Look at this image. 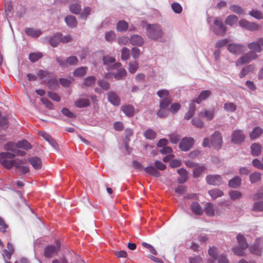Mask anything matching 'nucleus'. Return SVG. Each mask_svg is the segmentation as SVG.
I'll use <instances>...</instances> for the list:
<instances>
[{
  "label": "nucleus",
  "instance_id": "39448f33",
  "mask_svg": "<svg viewBox=\"0 0 263 263\" xmlns=\"http://www.w3.org/2000/svg\"><path fill=\"white\" fill-rule=\"evenodd\" d=\"M15 156V154L12 153H0V163L5 168L10 169L12 167L11 160L9 161L7 159L14 158Z\"/></svg>",
  "mask_w": 263,
  "mask_h": 263
},
{
  "label": "nucleus",
  "instance_id": "f704fd0d",
  "mask_svg": "<svg viewBox=\"0 0 263 263\" xmlns=\"http://www.w3.org/2000/svg\"><path fill=\"white\" fill-rule=\"evenodd\" d=\"M43 55L41 52H32L29 54L28 58L32 63L37 61L43 57Z\"/></svg>",
  "mask_w": 263,
  "mask_h": 263
},
{
  "label": "nucleus",
  "instance_id": "338daca9",
  "mask_svg": "<svg viewBox=\"0 0 263 263\" xmlns=\"http://www.w3.org/2000/svg\"><path fill=\"white\" fill-rule=\"evenodd\" d=\"M263 162L257 159H254L252 161V164L256 168L263 170Z\"/></svg>",
  "mask_w": 263,
  "mask_h": 263
},
{
  "label": "nucleus",
  "instance_id": "13d9d810",
  "mask_svg": "<svg viewBox=\"0 0 263 263\" xmlns=\"http://www.w3.org/2000/svg\"><path fill=\"white\" fill-rule=\"evenodd\" d=\"M102 60L104 64L106 65H109L110 64L114 63L116 61L114 58L110 57L109 55L103 57Z\"/></svg>",
  "mask_w": 263,
  "mask_h": 263
},
{
  "label": "nucleus",
  "instance_id": "bb28decb",
  "mask_svg": "<svg viewBox=\"0 0 263 263\" xmlns=\"http://www.w3.org/2000/svg\"><path fill=\"white\" fill-rule=\"evenodd\" d=\"M191 209L196 215H201L203 214V210L197 202H194L192 203Z\"/></svg>",
  "mask_w": 263,
  "mask_h": 263
},
{
  "label": "nucleus",
  "instance_id": "f8f14e48",
  "mask_svg": "<svg viewBox=\"0 0 263 263\" xmlns=\"http://www.w3.org/2000/svg\"><path fill=\"white\" fill-rule=\"evenodd\" d=\"M239 24L241 27L252 31H255L259 28L258 24L253 22H250L245 20H240Z\"/></svg>",
  "mask_w": 263,
  "mask_h": 263
},
{
  "label": "nucleus",
  "instance_id": "4c0bfd02",
  "mask_svg": "<svg viewBox=\"0 0 263 263\" xmlns=\"http://www.w3.org/2000/svg\"><path fill=\"white\" fill-rule=\"evenodd\" d=\"M251 150L253 155L257 156L261 153V146L258 143H253L251 146Z\"/></svg>",
  "mask_w": 263,
  "mask_h": 263
},
{
  "label": "nucleus",
  "instance_id": "bf43d9fd",
  "mask_svg": "<svg viewBox=\"0 0 263 263\" xmlns=\"http://www.w3.org/2000/svg\"><path fill=\"white\" fill-rule=\"evenodd\" d=\"M169 91L166 89H161L157 91V96L161 99H163L166 97H169Z\"/></svg>",
  "mask_w": 263,
  "mask_h": 263
},
{
  "label": "nucleus",
  "instance_id": "4468645a",
  "mask_svg": "<svg viewBox=\"0 0 263 263\" xmlns=\"http://www.w3.org/2000/svg\"><path fill=\"white\" fill-rule=\"evenodd\" d=\"M108 101L114 105L119 106L120 104V99L116 93L109 91L107 93Z\"/></svg>",
  "mask_w": 263,
  "mask_h": 263
},
{
  "label": "nucleus",
  "instance_id": "f257e3e1",
  "mask_svg": "<svg viewBox=\"0 0 263 263\" xmlns=\"http://www.w3.org/2000/svg\"><path fill=\"white\" fill-rule=\"evenodd\" d=\"M247 47L250 50V51L245 54L237 60L236 62L237 66L248 63L257 59L258 57L257 53H260L262 51L260 44H259L258 40L256 42L249 43Z\"/></svg>",
  "mask_w": 263,
  "mask_h": 263
},
{
  "label": "nucleus",
  "instance_id": "7c9ffc66",
  "mask_svg": "<svg viewBox=\"0 0 263 263\" xmlns=\"http://www.w3.org/2000/svg\"><path fill=\"white\" fill-rule=\"evenodd\" d=\"M241 179L239 177L236 176L229 181V186L232 188H237L240 185Z\"/></svg>",
  "mask_w": 263,
  "mask_h": 263
},
{
  "label": "nucleus",
  "instance_id": "7ed1b4c3",
  "mask_svg": "<svg viewBox=\"0 0 263 263\" xmlns=\"http://www.w3.org/2000/svg\"><path fill=\"white\" fill-rule=\"evenodd\" d=\"M237 239L240 246V247H234L233 249V251L234 253L237 256H245V253L244 250H246L248 247L249 245L246 242L245 237L240 234H238L237 235Z\"/></svg>",
  "mask_w": 263,
  "mask_h": 263
},
{
  "label": "nucleus",
  "instance_id": "0eeeda50",
  "mask_svg": "<svg viewBox=\"0 0 263 263\" xmlns=\"http://www.w3.org/2000/svg\"><path fill=\"white\" fill-rule=\"evenodd\" d=\"M214 24L216 27L213 29L214 33L217 35H223L227 31V27L223 25L222 21L217 17L215 18Z\"/></svg>",
  "mask_w": 263,
  "mask_h": 263
},
{
  "label": "nucleus",
  "instance_id": "8fccbe9b",
  "mask_svg": "<svg viewBox=\"0 0 263 263\" xmlns=\"http://www.w3.org/2000/svg\"><path fill=\"white\" fill-rule=\"evenodd\" d=\"M181 108V104L179 103H174L171 104L168 111L175 114Z\"/></svg>",
  "mask_w": 263,
  "mask_h": 263
},
{
  "label": "nucleus",
  "instance_id": "f03ea898",
  "mask_svg": "<svg viewBox=\"0 0 263 263\" xmlns=\"http://www.w3.org/2000/svg\"><path fill=\"white\" fill-rule=\"evenodd\" d=\"M146 33L148 37L153 40L161 39L163 35L161 26L157 24L147 25Z\"/></svg>",
  "mask_w": 263,
  "mask_h": 263
},
{
  "label": "nucleus",
  "instance_id": "e433bc0d",
  "mask_svg": "<svg viewBox=\"0 0 263 263\" xmlns=\"http://www.w3.org/2000/svg\"><path fill=\"white\" fill-rule=\"evenodd\" d=\"M199 116L205 117L207 120H211L214 116V111L213 110H208L204 109L203 111L199 112Z\"/></svg>",
  "mask_w": 263,
  "mask_h": 263
},
{
  "label": "nucleus",
  "instance_id": "473e14b6",
  "mask_svg": "<svg viewBox=\"0 0 263 263\" xmlns=\"http://www.w3.org/2000/svg\"><path fill=\"white\" fill-rule=\"evenodd\" d=\"M206 170L204 165L197 164L196 166L193 170V176L194 178H197Z\"/></svg>",
  "mask_w": 263,
  "mask_h": 263
},
{
  "label": "nucleus",
  "instance_id": "3c124183",
  "mask_svg": "<svg viewBox=\"0 0 263 263\" xmlns=\"http://www.w3.org/2000/svg\"><path fill=\"white\" fill-rule=\"evenodd\" d=\"M139 67V64L137 61L130 62L129 64L128 70L131 73H134L137 70Z\"/></svg>",
  "mask_w": 263,
  "mask_h": 263
},
{
  "label": "nucleus",
  "instance_id": "c756f323",
  "mask_svg": "<svg viewBox=\"0 0 263 263\" xmlns=\"http://www.w3.org/2000/svg\"><path fill=\"white\" fill-rule=\"evenodd\" d=\"M128 27V23L126 21L122 20L118 22L116 29L118 31L124 32L127 30Z\"/></svg>",
  "mask_w": 263,
  "mask_h": 263
},
{
  "label": "nucleus",
  "instance_id": "864d4df0",
  "mask_svg": "<svg viewBox=\"0 0 263 263\" xmlns=\"http://www.w3.org/2000/svg\"><path fill=\"white\" fill-rule=\"evenodd\" d=\"M12 167L14 166L17 168H20L21 165L26 163V160H21L20 159H16L11 160Z\"/></svg>",
  "mask_w": 263,
  "mask_h": 263
},
{
  "label": "nucleus",
  "instance_id": "774afa93",
  "mask_svg": "<svg viewBox=\"0 0 263 263\" xmlns=\"http://www.w3.org/2000/svg\"><path fill=\"white\" fill-rule=\"evenodd\" d=\"M253 210L262 211H263V202L262 201H258V202H255L254 203V205L253 207Z\"/></svg>",
  "mask_w": 263,
  "mask_h": 263
},
{
  "label": "nucleus",
  "instance_id": "9d476101",
  "mask_svg": "<svg viewBox=\"0 0 263 263\" xmlns=\"http://www.w3.org/2000/svg\"><path fill=\"white\" fill-rule=\"evenodd\" d=\"M245 47L238 44H230L228 45V50L234 54H240L245 51Z\"/></svg>",
  "mask_w": 263,
  "mask_h": 263
},
{
  "label": "nucleus",
  "instance_id": "79ce46f5",
  "mask_svg": "<svg viewBox=\"0 0 263 263\" xmlns=\"http://www.w3.org/2000/svg\"><path fill=\"white\" fill-rule=\"evenodd\" d=\"M48 87L51 89H56L59 86L58 81L55 78H51L47 83Z\"/></svg>",
  "mask_w": 263,
  "mask_h": 263
},
{
  "label": "nucleus",
  "instance_id": "09e8293b",
  "mask_svg": "<svg viewBox=\"0 0 263 263\" xmlns=\"http://www.w3.org/2000/svg\"><path fill=\"white\" fill-rule=\"evenodd\" d=\"M70 11L74 14H79L81 8V6L78 4H71L69 6Z\"/></svg>",
  "mask_w": 263,
  "mask_h": 263
},
{
  "label": "nucleus",
  "instance_id": "1a4fd4ad",
  "mask_svg": "<svg viewBox=\"0 0 263 263\" xmlns=\"http://www.w3.org/2000/svg\"><path fill=\"white\" fill-rule=\"evenodd\" d=\"M194 140L191 137L183 138L179 143V148L182 151H189L193 146Z\"/></svg>",
  "mask_w": 263,
  "mask_h": 263
},
{
  "label": "nucleus",
  "instance_id": "6e6552de",
  "mask_svg": "<svg viewBox=\"0 0 263 263\" xmlns=\"http://www.w3.org/2000/svg\"><path fill=\"white\" fill-rule=\"evenodd\" d=\"M60 248V244L58 242L56 246L48 245L45 248L44 256L48 258H51L57 255Z\"/></svg>",
  "mask_w": 263,
  "mask_h": 263
},
{
  "label": "nucleus",
  "instance_id": "e2e57ef3",
  "mask_svg": "<svg viewBox=\"0 0 263 263\" xmlns=\"http://www.w3.org/2000/svg\"><path fill=\"white\" fill-rule=\"evenodd\" d=\"M130 50L126 47H124L121 52V58L123 60H127L129 57Z\"/></svg>",
  "mask_w": 263,
  "mask_h": 263
},
{
  "label": "nucleus",
  "instance_id": "4be33fe9",
  "mask_svg": "<svg viewBox=\"0 0 263 263\" xmlns=\"http://www.w3.org/2000/svg\"><path fill=\"white\" fill-rule=\"evenodd\" d=\"M13 251L14 249L12 245L10 242H8L7 249L4 250L3 255L4 257H6L8 259H10L11 257L12 254L13 253Z\"/></svg>",
  "mask_w": 263,
  "mask_h": 263
},
{
  "label": "nucleus",
  "instance_id": "393cba45",
  "mask_svg": "<svg viewBox=\"0 0 263 263\" xmlns=\"http://www.w3.org/2000/svg\"><path fill=\"white\" fill-rule=\"evenodd\" d=\"M177 172L180 176V177L178 180L179 183H183L187 179V171L185 169L181 168L177 170Z\"/></svg>",
  "mask_w": 263,
  "mask_h": 263
},
{
  "label": "nucleus",
  "instance_id": "412c9836",
  "mask_svg": "<svg viewBox=\"0 0 263 263\" xmlns=\"http://www.w3.org/2000/svg\"><path fill=\"white\" fill-rule=\"evenodd\" d=\"M25 31L28 35L33 37H37L42 33L41 30L33 29L32 28H27L25 29Z\"/></svg>",
  "mask_w": 263,
  "mask_h": 263
},
{
  "label": "nucleus",
  "instance_id": "37998d69",
  "mask_svg": "<svg viewBox=\"0 0 263 263\" xmlns=\"http://www.w3.org/2000/svg\"><path fill=\"white\" fill-rule=\"evenodd\" d=\"M156 133L151 129H146L144 133V136L146 139L153 140L156 137Z\"/></svg>",
  "mask_w": 263,
  "mask_h": 263
},
{
  "label": "nucleus",
  "instance_id": "72a5a7b5",
  "mask_svg": "<svg viewBox=\"0 0 263 263\" xmlns=\"http://www.w3.org/2000/svg\"><path fill=\"white\" fill-rule=\"evenodd\" d=\"M65 21L67 25L71 28L76 27L77 24L76 17L72 15H68L65 17Z\"/></svg>",
  "mask_w": 263,
  "mask_h": 263
},
{
  "label": "nucleus",
  "instance_id": "ddd939ff",
  "mask_svg": "<svg viewBox=\"0 0 263 263\" xmlns=\"http://www.w3.org/2000/svg\"><path fill=\"white\" fill-rule=\"evenodd\" d=\"M245 136L240 130H234L232 135V141L234 143H240L245 140Z\"/></svg>",
  "mask_w": 263,
  "mask_h": 263
},
{
  "label": "nucleus",
  "instance_id": "69168bd1",
  "mask_svg": "<svg viewBox=\"0 0 263 263\" xmlns=\"http://www.w3.org/2000/svg\"><path fill=\"white\" fill-rule=\"evenodd\" d=\"M209 254L214 259H216L218 256L217 248L215 247H210L208 251Z\"/></svg>",
  "mask_w": 263,
  "mask_h": 263
},
{
  "label": "nucleus",
  "instance_id": "b1692460",
  "mask_svg": "<svg viewBox=\"0 0 263 263\" xmlns=\"http://www.w3.org/2000/svg\"><path fill=\"white\" fill-rule=\"evenodd\" d=\"M255 66L253 64H250L245 66L241 69L239 73V77L240 78H243L246 75H247L249 72H253Z\"/></svg>",
  "mask_w": 263,
  "mask_h": 263
},
{
  "label": "nucleus",
  "instance_id": "5fc2aeb1",
  "mask_svg": "<svg viewBox=\"0 0 263 263\" xmlns=\"http://www.w3.org/2000/svg\"><path fill=\"white\" fill-rule=\"evenodd\" d=\"M98 84L103 90H107L110 87L109 83L104 80H99L98 81Z\"/></svg>",
  "mask_w": 263,
  "mask_h": 263
},
{
  "label": "nucleus",
  "instance_id": "c03bdc74",
  "mask_svg": "<svg viewBox=\"0 0 263 263\" xmlns=\"http://www.w3.org/2000/svg\"><path fill=\"white\" fill-rule=\"evenodd\" d=\"M261 249L257 241H256L253 246L250 248L251 252L257 255H260L261 254Z\"/></svg>",
  "mask_w": 263,
  "mask_h": 263
},
{
  "label": "nucleus",
  "instance_id": "a878e982",
  "mask_svg": "<svg viewBox=\"0 0 263 263\" xmlns=\"http://www.w3.org/2000/svg\"><path fill=\"white\" fill-rule=\"evenodd\" d=\"M263 133V130L260 127H255L254 129L250 133L251 139L254 140L258 138Z\"/></svg>",
  "mask_w": 263,
  "mask_h": 263
},
{
  "label": "nucleus",
  "instance_id": "dca6fc26",
  "mask_svg": "<svg viewBox=\"0 0 263 263\" xmlns=\"http://www.w3.org/2000/svg\"><path fill=\"white\" fill-rule=\"evenodd\" d=\"M121 110L128 117H132L135 114V108L130 104L122 106Z\"/></svg>",
  "mask_w": 263,
  "mask_h": 263
},
{
  "label": "nucleus",
  "instance_id": "ea45409f",
  "mask_svg": "<svg viewBox=\"0 0 263 263\" xmlns=\"http://www.w3.org/2000/svg\"><path fill=\"white\" fill-rule=\"evenodd\" d=\"M261 174L259 172H254L250 175L249 178L251 183H256L261 179Z\"/></svg>",
  "mask_w": 263,
  "mask_h": 263
},
{
  "label": "nucleus",
  "instance_id": "6e6d98bb",
  "mask_svg": "<svg viewBox=\"0 0 263 263\" xmlns=\"http://www.w3.org/2000/svg\"><path fill=\"white\" fill-rule=\"evenodd\" d=\"M114 75L116 80H121L125 77L126 72L124 69H123L120 70L117 73H115Z\"/></svg>",
  "mask_w": 263,
  "mask_h": 263
},
{
  "label": "nucleus",
  "instance_id": "9b49d317",
  "mask_svg": "<svg viewBox=\"0 0 263 263\" xmlns=\"http://www.w3.org/2000/svg\"><path fill=\"white\" fill-rule=\"evenodd\" d=\"M207 183L212 185H220L222 183V179L221 176L219 175H208L206 177Z\"/></svg>",
  "mask_w": 263,
  "mask_h": 263
},
{
  "label": "nucleus",
  "instance_id": "680f3d73",
  "mask_svg": "<svg viewBox=\"0 0 263 263\" xmlns=\"http://www.w3.org/2000/svg\"><path fill=\"white\" fill-rule=\"evenodd\" d=\"M249 14L251 15L252 16L260 20L263 18L262 14V13L258 11V10H252L249 12Z\"/></svg>",
  "mask_w": 263,
  "mask_h": 263
},
{
  "label": "nucleus",
  "instance_id": "49530a36",
  "mask_svg": "<svg viewBox=\"0 0 263 263\" xmlns=\"http://www.w3.org/2000/svg\"><path fill=\"white\" fill-rule=\"evenodd\" d=\"M223 108L227 111L234 112L236 110L237 106L234 103L228 102L224 104Z\"/></svg>",
  "mask_w": 263,
  "mask_h": 263
},
{
  "label": "nucleus",
  "instance_id": "603ef678",
  "mask_svg": "<svg viewBox=\"0 0 263 263\" xmlns=\"http://www.w3.org/2000/svg\"><path fill=\"white\" fill-rule=\"evenodd\" d=\"M229 194L233 200L239 199L242 196V194L238 191H231Z\"/></svg>",
  "mask_w": 263,
  "mask_h": 263
},
{
  "label": "nucleus",
  "instance_id": "c85d7f7f",
  "mask_svg": "<svg viewBox=\"0 0 263 263\" xmlns=\"http://www.w3.org/2000/svg\"><path fill=\"white\" fill-rule=\"evenodd\" d=\"M144 171L146 173L149 175L156 177H159L160 176V173L153 166H148L144 168Z\"/></svg>",
  "mask_w": 263,
  "mask_h": 263
},
{
  "label": "nucleus",
  "instance_id": "0e129e2a",
  "mask_svg": "<svg viewBox=\"0 0 263 263\" xmlns=\"http://www.w3.org/2000/svg\"><path fill=\"white\" fill-rule=\"evenodd\" d=\"M16 147V144H14L13 142H9L7 143L4 146V149L6 151H10L14 152L15 147Z\"/></svg>",
  "mask_w": 263,
  "mask_h": 263
},
{
  "label": "nucleus",
  "instance_id": "a18cd8bd",
  "mask_svg": "<svg viewBox=\"0 0 263 263\" xmlns=\"http://www.w3.org/2000/svg\"><path fill=\"white\" fill-rule=\"evenodd\" d=\"M238 17L235 15H230L228 16L225 22L227 25L233 26L237 22Z\"/></svg>",
  "mask_w": 263,
  "mask_h": 263
},
{
  "label": "nucleus",
  "instance_id": "c9c22d12",
  "mask_svg": "<svg viewBox=\"0 0 263 263\" xmlns=\"http://www.w3.org/2000/svg\"><path fill=\"white\" fill-rule=\"evenodd\" d=\"M208 193L213 199H215L218 197H221L223 195V192L218 189L210 190Z\"/></svg>",
  "mask_w": 263,
  "mask_h": 263
},
{
  "label": "nucleus",
  "instance_id": "4d7b16f0",
  "mask_svg": "<svg viewBox=\"0 0 263 263\" xmlns=\"http://www.w3.org/2000/svg\"><path fill=\"white\" fill-rule=\"evenodd\" d=\"M41 101L46 107L49 109H52L53 108V104L47 98L44 97L42 98H41Z\"/></svg>",
  "mask_w": 263,
  "mask_h": 263
},
{
  "label": "nucleus",
  "instance_id": "6ab92c4d",
  "mask_svg": "<svg viewBox=\"0 0 263 263\" xmlns=\"http://www.w3.org/2000/svg\"><path fill=\"white\" fill-rule=\"evenodd\" d=\"M130 43L133 45L141 46L144 43L143 38L139 35H133L130 39Z\"/></svg>",
  "mask_w": 263,
  "mask_h": 263
},
{
  "label": "nucleus",
  "instance_id": "58836bf2",
  "mask_svg": "<svg viewBox=\"0 0 263 263\" xmlns=\"http://www.w3.org/2000/svg\"><path fill=\"white\" fill-rule=\"evenodd\" d=\"M16 147L25 149H29L31 148L32 146L26 140H23L16 143Z\"/></svg>",
  "mask_w": 263,
  "mask_h": 263
},
{
  "label": "nucleus",
  "instance_id": "a211bd4d",
  "mask_svg": "<svg viewBox=\"0 0 263 263\" xmlns=\"http://www.w3.org/2000/svg\"><path fill=\"white\" fill-rule=\"evenodd\" d=\"M90 104L89 99L86 98H79L74 102L75 106L78 108H84L89 106Z\"/></svg>",
  "mask_w": 263,
  "mask_h": 263
},
{
  "label": "nucleus",
  "instance_id": "2f4dec72",
  "mask_svg": "<svg viewBox=\"0 0 263 263\" xmlns=\"http://www.w3.org/2000/svg\"><path fill=\"white\" fill-rule=\"evenodd\" d=\"M196 110V106L193 103L190 105L188 111L185 114L184 118L185 120H189L194 115Z\"/></svg>",
  "mask_w": 263,
  "mask_h": 263
},
{
  "label": "nucleus",
  "instance_id": "423d86ee",
  "mask_svg": "<svg viewBox=\"0 0 263 263\" xmlns=\"http://www.w3.org/2000/svg\"><path fill=\"white\" fill-rule=\"evenodd\" d=\"M211 144L215 148L219 149L222 144V138L220 133L216 131L211 137Z\"/></svg>",
  "mask_w": 263,
  "mask_h": 263
},
{
  "label": "nucleus",
  "instance_id": "de8ad7c7",
  "mask_svg": "<svg viewBox=\"0 0 263 263\" xmlns=\"http://www.w3.org/2000/svg\"><path fill=\"white\" fill-rule=\"evenodd\" d=\"M37 74L41 79L43 80L45 78L47 79L50 78L52 73L47 71L41 69L39 70Z\"/></svg>",
  "mask_w": 263,
  "mask_h": 263
},
{
  "label": "nucleus",
  "instance_id": "cd10ccee",
  "mask_svg": "<svg viewBox=\"0 0 263 263\" xmlns=\"http://www.w3.org/2000/svg\"><path fill=\"white\" fill-rule=\"evenodd\" d=\"M204 211L206 214L209 216H214L215 215V209L213 204L207 202L204 207Z\"/></svg>",
  "mask_w": 263,
  "mask_h": 263
},
{
  "label": "nucleus",
  "instance_id": "aec40b11",
  "mask_svg": "<svg viewBox=\"0 0 263 263\" xmlns=\"http://www.w3.org/2000/svg\"><path fill=\"white\" fill-rule=\"evenodd\" d=\"M62 34L58 33L51 37L49 40V43L51 46L55 47L61 42Z\"/></svg>",
  "mask_w": 263,
  "mask_h": 263
},
{
  "label": "nucleus",
  "instance_id": "052dcab7",
  "mask_svg": "<svg viewBox=\"0 0 263 263\" xmlns=\"http://www.w3.org/2000/svg\"><path fill=\"white\" fill-rule=\"evenodd\" d=\"M172 8L174 12L176 13H180L182 11V6L177 3H174L171 5Z\"/></svg>",
  "mask_w": 263,
  "mask_h": 263
},
{
  "label": "nucleus",
  "instance_id": "a19ab883",
  "mask_svg": "<svg viewBox=\"0 0 263 263\" xmlns=\"http://www.w3.org/2000/svg\"><path fill=\"white\" fill-rule=\"evenodd\" d=\"M87 68L86 67H81L76 69L73 72L74 76L76 77H82L86 74V70Z\"/></svg>",
  "mask_w": 263,
  "mask_h": 263
},
{
  "label": "nucleus",
  "instance_id": "f3484780",
  "mask_svg": "<svg viewBox=\"0 0 263 263\" xmlns=\"http://www.w3.org/2000/svg\"><path fill=\"white\" fill-rule=\"evenodd\" d=\"M96 82V79L94 76H89L86 77L83 80L82 84V87H89L94 86Z\"/></svg>",
  "mask_w": 263,
  "mask_h": 263
},
{
  "label": "nucleus",
  "instance_id": "5701e85b",
  "mask_svg": "<svg viewBox=\"0 0 263 263\" xmlns=\"http://www.w3.org/2000/svg\"><path fill=\"white\" fill-rule=\"evenodd\" d=\"M211 95V92L209 90H205L202 91L198 97L195 101H193V102H196L198 104H200L202 101L206 99L208 97H209Z\"/></svg>",
  "mask_w": 263,
  "mask_h": 263
},
{
  "label": "nucleus",
  "instance_id": "2eb2a0df",
  "mask_svg": "<svg viewBox=\"0 0 263 263\" xmlns=\"http://www.w3.org/2000/svg\"><path fill=\"white\" fill-rule=\"evenodd\" d=\"M28 162L35 170H40L42 166V161L40 158L37 157H32L29 158Z\"/></svg>",
  "mask_w": 263,
  "mask_h": 263
},
{
  "label": "nucleus",
  "instance_id": "20e7f679",
  "mask_svg": "<svg viewBox=\"0 0 263 263\" xmlns=\"http://www.w3.org/2000/svg\"><path fill=\"white\" fill-rule=\"evenodd\" d=\"M172 100L171 97H166L160 101V109L157 112V115L160 118H165L168 115L167 108L171 104Z\"/></svg>",
  "mask_w": 263,
  "mask_h": 263
}]
</instances>
